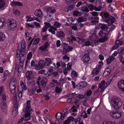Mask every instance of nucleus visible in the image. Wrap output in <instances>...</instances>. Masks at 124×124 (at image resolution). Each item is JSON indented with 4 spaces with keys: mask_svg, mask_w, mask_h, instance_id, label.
Listing matches in <instances>:
<instances>
[{
    "mask_svg": "<svg viewBox=\"0 0 124 124\" xmlns=\"http://www.w3.org/2000/svg\"><path fill=\"white\" fill-rule=\"evenodd\" d=\"M124 51H123L118 50V54L120 56H122L124 55Z\"/></svg>",
    "mask_w": 124,
    "mask_h": 124,
    "instance_id": "nucleus-61",
    "label": "nucleus"
},
{
    "mask_svg": "<svg viewBox=\"0 0 124 124\" xmlns=\"http://www.w3.org/2000/svg\"><path fill=\"white\" fill-rule=\"evenodd\" d=\"M75 96V94L74 93H70L69 94L68 96V97L69 98L67 100V101L69 100H71V99L74 98Z\"/></svg>",
    "mask_w": 124,
    "mask_h": 124,
    "instance_id": "nucleus-36",
    "label": "nucleus"
},
{
    "mask_svg": "<svg viewBox=\"0 0 124 124\" xmlns=\"http://www.w3.org/2000/svg\"><path fill=\"white\" fill-rule=\"evenodd\" d=\"M81 10L85 12H88L89 11V10L88 8V6L85 8L84 7L82 8Z\"/></svg>",
    "mask_w": 124,
    "mask_h": 124,
    "instance_id": "nucleus-55",
    "label": "nucleus"
},
{
    "mask_svg": "<svg viewBox=\"0 0 124 124\" xmlns=\"http://www.w3.org/2000/svg\"><path fill=\"white\" fill-rule=\"evenodd\" d=\"M63 51H64L66 53L67 52V49L68 46H69L68 44L65 43H63Z\"/></svg>",
    "mask_w": 124,
    "mask_h": 124,
    "instance_id": "nucleus-44",
    "label": "nucleus"
},
{
    "mask_svg": "<svg viewBox=\"0 0 124 124\" xmlns=\"http://www.w3.org/2000/svg\"><path fill=\"white\" fill-rule=\"evenodd\" d=\"M105 83V81H104L102 80L101 83L99 84V87L97 90L95 92V93H97L98 92L100 93L103 92L107 87Z\"/></svg>",
    "mask_w": 124,
    "mask_h": 124,
    "instance_id": "nucleus-3",
    "label": "nucleus"
},
{
    "mask_svg": "<svg viewBox=\"0 0 124 124\" xmlns=\"http://www.w3.org/2000/svg\"><path fill=\"white\" fill-rule=\"evenodd\" d=\"M110 72V69L107 67L103 73V75H104L105 76H107L109 74Z\"/></svg>",
    "mask_w": 124,
    "mask_h": 124,
    "instance_id": "nucleus-33",
    "label": "nucleus"
},
{
    "mask_svg": "<svg viewBox=\"0 0 124 124\" xmlns=\"http://www.w3.org/2000/svg\"><path fill=\"white\" fill-rule=\"evenodd\" d=\"M76 19L73 18H72L71 17H70L68 19V21L69 22V21H70L69 23L70 24H72V22H71L70 21H71L72 22H74V21H75Z\"/></svg>",
    "mask_w": 124,
    "mask_h": 124,
    "instance_id": "nucleus-52",
    "label": "nucleus"
},
{
    "mask_svg": "<svg viewBox=\"0 0 124 124\" xmlns=\"http://www.w3.org/2000/svg\"><path fill=\"white\" fill-rule=\"evenodd\" d=\"M122 102L120 98L114 96L112 99L111 107L116 110H118L122 105Z\"/></svg>",
    "mask_w": 124,
    "mask_h": 124,
    "instance_id": "nucleus-1",
    "label": "nucleus"
},
{
    "mask_svg": "<svg viewBox=\"0 0 124 124\" xmlns=\"http://www.w3.org/2000/svg\"><path fill=\"white\" fill-rule=\"evenodd\" d=\"M48 81V79L46 78H44L42 79L41 82V86L42 87H45Z\"/></svg>",
    "mask_w": 124,
    "mask_h": 124,
    "instance_id": "nucleus-19",
    "label": "nucleus"
},
{
    "mask_svg": "<svg viewBox=\"0 0 124 124\" xmlns=\"http://www.w3.org/2000/svg\"><path fill=\"white\" fill-rule=\"evenodd\" d=\"M116 21V19L114 17H113L112 16H110V20L108 22H111L110 24H111L114 23Z\"/></svg>",
    "mask_w": 124,
    "mask_h": 124,
    "instance_id": "nucleus-48",
    "label": "nucleus"
},
{
    "mask_svg": "<svg viewBox=\"0 0 124 124\" xmlns=\"http://www.w3.org/2000/svg\"><path fill=\"white\" fill-rule=\"evenodd\" d=\"M20 48L18 47V49L17 50L16 56L17 58H18L20 56L19 59L20 63H22L23 64V62L25 58L26 52L24 51V50L21 51L20 49Z\"/></svg>",
    "mask_w": 124,
    "mask_h": 124,
    "instance_id": "nucleus-2",
    "label": "nucleus"
},
{
    "mask_svg": "<svg viewBox=\"0 0 124 124\" xmlns=\"http://www.w3.org/2000/svg\"><path fill=\"white\" fill-rule=\"evenodd\" d=\"M35 90V88L34 89V88L29 90L28 94L30 95H31L34 93Z\"/></svg>",
    "mask_w": 124,
    "mask_h": 124,
    "instance_id": "nucleus-38",
    "label": "nucleus"
},
{
    "mask_svg": "<svg viewBox=\"0 0 124 124\" xmlns=\"http://www.w3.org/2000/svg\"><path fill=\"white\" fill-rule=\"evenodd\" d=\"M16 23V21L13 19H9L8 20L7 24L8 25Z\"/></svg>",
    "mask_w": 124,
    "mask_h": 124,
    "instance_id": "nucleus-28",
    "label": "nucleus"
},
{
    "mask_svg": "<svg viewBox=\"0 0 124 124\" xmlns=\"http://www.w3.org/2000/svg\"><path fill=\"white\" fill-rule=\"evenodd\" d=\"M78 108H77L76 106H73L71 108V109H73L72 112H77V109Z\"/></svg>",
    "mask_w": 124,
    "mask_h": 124,
    "instance_id": "nucleus-60",
    "label": "nucleus"
},
{
    "mask_svg": "<svg viewBox=\"0 0 124 124\" xmlns=\"http://www.w3.org/2000/svg\"><path fill=\"white\" fill-rule=\"evenodd\" d=\"M81 118L80 117L76 119L75 121V124H84L82 121L81 122Z\"/></svg>",
    "mask_w": 124,
    "mask_h": 124,
    "instance_id": "nucleus-35",
    "label": "nucleus"
},
{
    "mask_svg": "<svg viewBox=\"0 0 124 124\" xmlns=\"http://www.w3.org/2000/svg\"><path fill=\"white\" fill-rule=\"evenodd\" d=\"M49 44L48 42L45 43L43 46H41L39 48V49L42 51H46V49L49 46Z\"/></svg>",
    "mask_w": 124,
    "mask_h": 124,
    "instance_id": "nucleus-15",
    "label": "nucleus"
},
{
    "mask_svg": "<svg viewBox=\"0 0 124 124\" xmlns=\"http://www.w3.org/2000/svg\"><path fill=\"white\" fill-rule=\"evenodd\" d=\"M90 13L93 16L95 17H97L98 16V14L95 12H90Z\"/></svg>",
    "mask_w": 124,
    "mask_h": 124,
    "instance_id": "nucleus-63",
    "label": "nucleus"
},
{
    "mask_svg": "<svg viewBox=\"0 0 124 124\" xmlns=\"http://www.w3.org/2000/svg\"><path fill=\"white\" fill-rule=\"evenodd\" d=\"M10 74L8 70H6L5 71L4 73V78L6 79L7 77H8Z\"/></svg>",
    "mask_w": 124,
    "mask_h": 124,
    "instance_id": "nucleus-40",
    "label": "nucleus"
},
{
    "mask_svg": "<svg viewBox=\"0 0 124 124\" xmlns=\"http://www.w3.org/2000/svg\"><path fill=\"white\" fill-rule=\"evenodd\" d=\"M5 20L4 18H0V28H2L5 25Z\"/></svg>",
    "mask_w": 124,
    "mask_h": 124,
    "instance_id": "nucleus-17",
    "label": "nucleus"
},
{
    "mask_svg": "<svg viewBox=\"0 0 124 124\" xmlns=\"http://www.w3.org/2000/svg\"><path fill=\"white\" fill-rule=\"evenodd\" d=\"M16 86H14L9 85V88L12 94H14L15 93Z\"/></svg>",
    "mask_w": 124,
    "mask_h": 124,
    "instance_id": "nucleus-20",
    "label": "nucleus"
},
{
    "mask_svg": "<svg viewBox=\"0 0 124 124\" xmlns=\"http://www.w3.org/2000/svg\"><path fill=\"white\" fill-rule=\"evenodd\" d=\"M26 75L27 79L29 80H31L34 77L33 73L31 71L27 72Z\"/></svg>",
    "mask_w": 124,
    "mask_h": 124,
    "instance_id": "nucleus-10",
    "label": "nucleus"
},
{
    "mask_svg": "<svg viewBox=\"0 0 124 124\" xmlns=\"http://www.w3.org/2000/svg\"><path fill=\"white\" fill-rule=\"evenodd\" d=\"M40 41L39 38H38L35 39L33 43V44L36 45Z\"/></svg>",
    "mask_w": 124,
    "mask_h": 124,
    "instance_id": "nucleus-54",
    "label": "nucleus"
},
{
    "mask_svg": "<svg viewBox=\"0 0 124 124\" xmlns=\"http://www.w3.org/2000/svg\"><path fill=\"white\" fill-rule=\"evenodd\" d=\"M23 64L22 63H20L18 65H16L15 66V70L17 71L19 73H20L23 69Z\"/></svg>",
    "mask_w": 124,
    "mask_h": 124,
    "instance_id": "nucleus-9",
    "label": "nucleus"
},
{
    "mask_svg": "<svg viewBox=\"0 0 124 124\" xmlns=\"http://www.w3.org/2000/svg\"><path fill=\"white\" fill-rule=\"evenodd\" d=\"M16 80L15 78H14L12 79L9 84L10 85L16 86Z\"/></svg>",
    "mask_w": 124,
    "mask_h": 124,
    "instance_id": "nucleus-26",
    "label": "nucleus"
},
{
    "mask_svg": "<svg viewBox=\"0 0 124 124\" xmlns=\"http://www.w3.org/2000/svg\"><path fill=\"white\" fill-rule=\"evenodd\" d=\"M80 82L82 84L83 88H85L87 86V84L86 82L84 81L83 82Z\"/></svg>",
    "mask_w": 124,
    "mask_h": 124,
    "instance_id": "nucleus-56",
    "label": "nucleus"
},
{
    "mask_svg": "<svg viewBox=\"0 0 124 124\" xmlns=\"http://www.w3.org/2000/svg\"><path fill=\"white\" fill-rule=\"evenodd\" d=\"M57 37L59 38L63 37L65 36V33L62 31H58L56 34Z\"/></svg>",
    "mask_w": 124,
    "mask_h": 124,
    "instance_id": "nucleus-21",
    "label": "nucleus"
},
{
    "mask_svg": "<svg viewBox=\"0 0 124 124\" xmlns=\"http://www.w3.org/2000/svg\"><path fill=\"white\" fill-rule=\"evenodd\" d=\"M112 79V78H109L107 80V81L106 83V84L107 86L109 85L111 83V81Z\"/></svg>",
    "mask_w": 124,
    "mask_h": 124,
    "instance_id": "nucleus-49",
    "label": "nucleus"
},
{
    "mask_svg": "<svg viewBox=\"0 0 124 124\" xmlns=\"http://www.w3.org/2000/svg\"><path fill=\"white\" fill-rule=\"evenodd\" d=\"M98 35L100 37H103L106 39H107L108 38V37L106 36V33L104 32L101 30L99 32Z\"/></svg>",
    "mask_w": 124,
    "mask_h": 124,
    "instance_id": "nucleus-22",
    "label": "nucleus"
},
{
    "mask_svg": "<svg viewBox=\"0 0 124 124\" xmlns=\"http://www.w3.org/2000/svg\"><path fill=\"white\" fill-rule=\"evenodd\" d=\"M5 4V2L3 0H0V9L3 7Z\"/></svg>",
    "mask_w": 124,
    "mask_h": 124,
    "instance_id": "nucleus-47",
    "label": "nucleus"
},
{
    "mask_svg": "<svg viewBox=\"0 0 124 124\" xmlns=\"http://www.w3.org/2000/svg\"><path fill=\"white\" fill-rule=\"evenodd\" d=\"M118 86L120 90L124 92V79H122L119 81Z\"/></svg>",
    "mask_w": 124,
    "mask_h": 124,
    "instance_id": "nucleus-7",
    "label": "nucleus"
},
{
    "mask_svg": "<svg viewBox=\"0 0 124 124\" xmlns=\"http://www.w3.org/2000/svg\"><path fill=\"white\" fill-rule=\"evenodd\" d=\"M34 15L38 17H41L42 16V12L40 9L36 10L34 13Z\"/></svg>",
    "mask_w": 124,
    "mask_h": 124,
    "instance_id": "nucleus-16",
    "label": "nucleus"
},
{
    "mask_svg": "<svg viewBox=\"0 0 124 124\" xmlns=\"http://www.w3.org/2000/svg\"><path fill=\"white\" fill-rule=\"evenodd\" d=\"M110 115L112 117L116 119L120 118L122 115L120 112L112 111L110 112Z\"/></svg>",
    "mask_w": 124,
    "mask_h": 124,
    "instance_id": "nucleus-4",
    "label": "nucleus"
},
{
    "mask_svg": "<svg viewBox=\"0 0 124 124\" xmlns=\"http://www.w3.org/2000/svg\"><path fill=\"white\" fill-rule=\"evenodd\" d=\"M115 6L114 4H111L109 6L108 9L110 11L113 12L115 9Z\"/></svg>",
    "mask_w": 124,
    "mask_h": 124,
    "instance_id": "nucleus-32",
    "label": "nucleus"
},
{
    "mask_svg": "<svg viewBox=\"0 0 124 124\" xmlns=\"http://www.w3.org/2000/svg\"><path fill=\"white\" fill-rule=\"evenodd\" d=\"M78 76V73L75 71H72L71 73V77L74 78L75 77H77Z\"/></svg>",
    "mask_w": 124,
    "mask_h": 124,
    "instance_id": "nucleus-43",
    "label": "nucleus"
},
{
    "mask_svg": "<svg viewBox=\"0 0 124 124\" xmlns=\"http://www.w3.org/2000/svg\"><path fill=\"white\" fill-rule=\"evenodd\" d=\"M5 39L4 34L2 33H0V41L3 40Z\"/></svg>",
    "mask_w": 124,
    "mask_h": 124,
    "instance_id": "nucleus-46",
    "label": "nucleus"
},
{
    "mask_svg": "<svg viewBox=\"0 0 124 124\" xmlns=\"http://www.w3.org/2000/svg\"><path fill=\"white\" fill-rule=\"evenodd\" d=\"M45 63L44 62L41 60L39 61L38 65H35V66L36 70H39L40 68H43L45 66Z\"/></svg>",
    "mask_w": 124,
    "mask_h": 124,
    "instance_id": "nucleus-6",
    "label": "nucleus"
},
{
    "mask_svg": "<svg viewBox=\"0 0 124 124\" xmlns=\"http://www.w3.org/2000/svg\"><path fill=\"white\" fill-rule=\"evenodd\" d=\"M99 71L98 68H96L94 69L92 71V75H97Z\"/></svg>",
    "mask_w": 124,
    "mask_h": 124,
    "instance_id": "nucleus-39",
    "label": "nucleus"
},
{
    "mask_svg": "<svg viewBox=\"0 0 124 124\" xmlns=\"http://www.w3.org/2000/svg\"><path fill=\"white\" fill-rule=\"evenodd\" d=\"M33 111H27L25 109H24L23 112L22 113V114L24 113L25 114V117H27L29 116L31 114V113H32Z\"/></svg>",
    "mask_w": 124,
    "mask_h": 124,
    "instance_id": "nucleus-24",
    "label": "nucleus"
},
{
    "mask_svg": "<svg viewBox=\"0 0 124 124\" xmlns=\"http://www.w3.org/2000/svg\"><path fill=\"white\" fill-rule=\"evenodd\" d=\"M47 11L49 13L53 14L56 12V11L54 8L50 7L48 8Z\"/></svg>",
    "mask_w": 124,
    "mask_h": 124,
    "instance_id": "nucleus-27",
    "label": "nucleus"
},
{
    "mask_svg": "<svg viewBox=\"0 0 124 124\" xmlns=\"http://www.w3.org/2000/svg\"><path fill=\"white\" fill-rule=\"evenodd\" d=\"M12 114L15 115L17 113V109L16 107H14L12 111Z\"/></svg>",
    "mask_w": 124,
    "mask_h": 124,
    "instance_id": "nucleus-45",
    "label": "nucleus"
},
{
    "mask_svg": "<svg viewBox=\"0 0 124 124\" xmlns=\"http://www.w3.org/2000/svg\"><path fill=\"white\" fill-rule=\"evenodd\" d=\"M67 119L68 120L70 123L71 122L73 121L75 119V118L72 116H70L68 117V118Z\"/></svg>",
    "mask_w": 124,
    "mask_h": 124,
    "instance_id": "nucleus-62",
    "label": "nucleus"
},
{
    "mask_svg": "<svg viewBox=\"0 0 124 124\" xmlns=\"http://www.w3.org/2000/svg\"><path fill=\"white\" fill-rule=\"evenodd\" d=\"M77 87L78 89H80L83 88L82 85L80 82L77 85Z\"/></svg>",
    "mask_w": 124,
    "mask_h": 124,
    "instance_id": "nucleus-58",
    "label": "nucleus"
},
{
    "mask_svg": "<svg viewBox=\"0 0 124 124\" xmlns=\"http://www.w3.org/2000/svg\"><path fill=\"white\" fill-rule=\"evenodd\" d=\"M123 42L117 40L116 41L114 46L112 47V48L113 49H116L120 46L123 45Z\"/></svg>",
    "mask_w": 124,
    "mask_h": 124,
    "instance_id": "nucleus-13",
    "label": "nucleus"
},
{
    "mask_svg": "<svg viewBox=\"0 0 124 124\" xmlns=\"http://www.w3.org/2000/svg\"><path fill=\"white\" fill-rule=\"evenodd\" d=\"M90 59L89 55L88 54H85L83 55L82 58V61L84 62L87 63Z\"/></svg>",
    "mask_w": 124,
    "mask_h": 124,
    "instance_id": "nucleus-12",
    "label": "nucleus"
},
{
    "mask_svg": "<svg viewBox=\"0 0 124 124\" xmlns=\"http://www.w3.org/2000/svg\"><path fill=\"white\" fill-rule=\"evenodd\" d=\"M31 101L30 100L26 102V107L25 109V110L27 111H33V110L31 108V105L30 104Z\"/></svg>",
    "mask_w": 124,
    "mask_h": 124,
    "instance_id": "nucleus-14",
    "label": "nucleus"
},
{
    "mask_svg": "<svg viewBox=\"0 0 124 124\" xmlns=\"http://www.w3.org/2000/svg\"><path fill=\"white\" fill-rule=\"evenodd\" d=\"M82 14L81 12L77 11H74L73 13V15L75 16H81Z\"/></svg>",
    "mask_w": 124,
    "mask_h": 124,
    "instance_id": "nucleus-37",
    "label": "nucleus"
},
{
    "mask_svg": "<svg viewBox=\"0 0 124 124\" xmlns=\"http://www.w3.org/2000/svg\"><path fill=\"white\" fill-rule=\"evenodd\" d=\"M26 46V44L25 41L23 39L21 45H20V46H21V51H22L24 50V51H25V48Z\"/></svg>",
    "mask_w": 124,
    "mask_h": 124,
    "instance_id": "nucleus-23",
    "label": "nucleus"
},
{
    "mask_svg": "<svg viewBox=\"0 0 124 124\" xmlns=\"http://www.w3.org/2000/svg\"><path fill=\"white\" fill-rule=\"evenodd\" d=\"M45 64L47 66H49L52 63V61L51 59L48 57L46 58L45 59Z\"/></svg>",
    "mask_w": 124,
    "mask_h": 124,
    "instance_id": "nucleus-18",
    "label": "nucleus"
},
{
    "mask_svg": "<svg viewBox=\"0 0 124 124\" xmlns=\"http://www.w3.org/2000/svg\"><path fill=\"white\" fill-rule=\"evenodd\" d=\"M32 54L31 52H29L27 55V58L29 60L32 57Z\"/></svg>",
    "mask_w": 124,
    "mask_h": 124,
    "instance_id": "nucleus-64",
    "label": "nucleus"
},
{
    "mask_svg": "<svg viewBox=\"0 0 124 124\" xmlns=\"http://www.w3.org/2000/svg\"><path fill=\"white\" fill-rule=\"evenodd\" d=\"M54 26L55 27L59 28L61 26V24L58 22H55Z\"/></svg>",
    "mask_w": 124,
    "mask_h": 124,
    "instance_id": "nucleus-53",
    "label": "nucleus"
},
{
    "mask_svg": "<svg viewBox=\"0 0 124 124\" xmlns=\"http://www.w3.org/2000/svg\"><path fill=\"white\" fill-rule=\"evenodd\" d=\"M0 106L1 110L3 112H6L7 108L5 102L3 101L0 105Z\"/></svg>",
    "mask_w": 124,
    "mask_h": 124,
    "instance_id": "nucleus-8",
    "label": "nucleus"
},
{
    "mask_svg": "<svg viewBox=\"0 0 124 124\" xmlns=\"http://www.w3.org/2000/svg\"><path fill=\"white\" fill-rule=\"evenodd\" d=\"M62 89H60L58 88V87H56L55 89V91L56 93H59L61 92L62 91Z\"/></svg>",
    "mask_w": 124,
    "mask_h": 124,
    "instance_id": "nucleus-57",
    "label": "nucleus"
},
{
    "mask_svg": "<svg viewBox=\"0 0 124 124\" xmlns=\"http://www.w3.org/2000/svg\"><path fill=\"white\" fill-rule=\"evenodd\" d=\"M61 113L62 114V117L64 118L66 115L68 113V111H64V110H62V111Z\"/></svg>",
    "mask_w": 124,
    "mask_h": 124,
    "instance_id": "nucleus-51",
    "label": "nucleus"
},
{
    "mask_svg": "<svg viewBox=\"0 0 124 124\" xmlns=\"http://www.w3.org/2000/svg\"><path fill=\"white\" fill-rule=\"evenodd\" d=\"M76 0H67L66 2L67 4L74 3L75 2Z\"/></svg>",
    "mask_w": 124,
    "mask_h": 124,
    "instance_id": "nucleus-59",
    "label": "nucleus"
},
{
    "mask_svg": "<svg viewBox=\"0 0 124 124\" xmlns=\"http://www.w3.org/2000/svg\"><path fill=\"white\" fill-rule=\"evenodd\" d=\"M87 18L86 17H80L78 18L77 20L79 23H81L82 22L86 21L87 20Z\"/></svg>",
    "mask_w": 124,
    "mask_h": 124,
    "instance_id": "nucleus-31",
    "label": "nucleus"
},
{
    "mask_svg": "<svg viewBox=\"0 0 124 124\" xmlns=\"http://www.w3.org/2000/svg\"><path fill=\"white\" fill-rule=\"evenodd\" d=\"M16 23H14L8 25V28L10 30H12L16 27L17 25Z\"/></svg>",
    "mask_w": 124,
    "mask_h": 124,
    "instance_id": "nucleus-34",
    "label": "nucleus"
},
{
    "mask_svg": "<svg viewBox=\"0 0 124 124\" xmlns=\"http://www.w3.org/2000/svg\"><path fill=\"white\" fill-rule=\"evenodd\" d=\"M57 30V29L55 27L52 26L49 29L48 31L53 34H54L55 33V31H56Z\"/></svg>",
    "mask_w": 124,
    "mask_h": 124,
    "instance_id": "nucleus-30",
    "label": "nucleus"
},
{
    "mask_svg": "<svg viewBox=\"0 0 124 124\" xmlns=\"http://www.w3.org/2000/svg\"><path fill=\"white\" fill-rule=\"evenodd\" d=\"M102 17L103 20L106 22H107L110 20V17L108 13L107 12H103L102 13Z\"/></svg>",
    "mask_w": 124,
    "mask_h": 124,
    "instance_id": "nucleus-5",
    "label": "nucleus"
},
{
    "mask_svg": "<svg viewBox=\"0 0 124 124\" xmlns=\"http://www.w3.org/2000/svg\"><path fill=\"white\" fill-rule=\"evenodd\" d=\"M22 5V3L20 2H13L11 4L12 6H21Z\"/></svg>",
    "mask_w": 124,
    "mask_h": 124,
    "instance_id": "nucleus-42",
    "label": "nucleus"
},
{
    "mask_svg": "<svg viewBox=\"0 0 124 124\" xmlns=\"http://www.w3.org/2000/svg\"><path fill=\"white\" fill-rule=\"evenodd\" d=\"M55 116L56 118L57 119V120H56V122L58 123H59V119H61V120H63L64 118L62 117V114L61 113L58 112L55 115Z\"/></svg>",
    "mask_w": 124,
    "mask_h": 124,
    "instance_id": "nucleus-11",
    "label": "nucleus"
},
{
    "mask_svg": "<svg viewBox=\"0 0 124 124\" xmlns=\"http://www.w3.org/2000/svg\"><path fill=\"white\" fill-rule=\"evenodd\" d=\"M77 39V41L79 44H83L85 41V40L84 39H81L78 37Z\"/></svg>",
    "mask_w": 124,
    "mask_h": 124,
    "instance_id": "nucleus-41",
    "label": "nucleus"
},
{
    "mask_svg": "<svg viewBox=\"0 0 124 124\" xmlns=\"http://www.w3.org/2000/svg\"><path fill=\"white\" fill-rule=\"evenodd\" d=\"M114 57L113 56H111L107 60V63L108 64H110L112 61H113L114 59Z\"/></svg>",
    "mask_w": 124,
    "mask_h": 124,
    "instance_id": "nucleus-29",
    "label": "nucleus"
},
{
    "mask_svg": "<svg viewBox=\"0 0 124 124\" xmlns=\"http://www.w3.org/2000/svg\"><path fill=\"white\" fill-rule=\"evenodd\" d=\"M87 115L86 114L85 112H83L81 114L80 116L79 117H80L81 118V117H82L84 118H85L87 117ZM78 117V118H79Z\"/></svg>",
    "mask_w": 124,
    "mask_h": 124,
    "instance_id": "nucleus-50",
    "label": "nucleus"
},
{
    "mask_svg": "<svg viewBox=\"0 0 124 124\" xmlns=\"http://www.w3.org/2000/svg\"><path fill=\"white\" fill-rule=\"evenodd\" d=\"M91 19H93L91 21L92 23H98L99 22V18L98 17H91Z\"/></svg>",
    "mask_w": 124,
    "mask_h": 124,
    "instance_id": "nucleus-25",
    "label": "nucleus"
}]
</instances>
